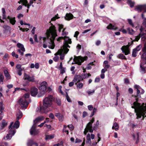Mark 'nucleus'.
Segmentation results:
<instances>
[{
	"instance_id": "nucleus-1",
	"label": "nucleus",
	"mask_w": 146,
	"mask_h": 146,
	"mask_svg": "<svg viewBox=\"0 0 146 146\" xmlns=\"http://www.w3.org/2000/svg\"><path fill=\"white\" fill-rule=\"evenodd\" d=\"M46 35L48 38V41L46 42V38L42 36H40L39 38L40 40L39 42L40 44L43 43V46L46 48L48 46L49 48L53 49L55 47L54 40L57 35L56 33V31L55 26L54 25H52L50 26L49 29L47 30L46 32ZM40 46L42 44H40Z\"/></svg>"
},
{
	"instance_id": "nucleus-2",
	"label": "nucleus",
	"mask_w": 146,
	"mask_h": 146,
	"mask_svg": "<svg viewBox=\"0 0 146 146\" xmlns=\"http://www.w3.org/2000/svg\"><path fill=\"white\" fill-rule=\"evenodd\" d=\"M135 101L134 102L131 108L135 109L134 111L136 113L137 119L140 118L141 116L143 117L146 113V103L145 104L143 103L141 105L137 102L138 98L135 99Z\"/></svg>"
},
{
	"instance_id": "nucleus-3",
	"label": "nucleus",
	"mask_w": 146,
	"mask_h": 146,
	"mask_svg": "<svg viewBox=\"0 0 146 146\" xmlns=\"http://www.w3.org/2000/svg\"><path fill=\"white\" fill-rule=\"evenodd\" d=\"M54 100L53 96L49 95L47 97H46L43 100V105L40 106L39 109L37 110V111H40L42 113H46L48 112L49 110L47 109L50 107L52 104V102Z\"/></svg>"
},
{
	"instance_id": "nucleus-4",
	"label": "nucleus",
	"mask_w": 146,
	"mask_h": 146,
	"mask_svg": "<svg viewBox=\"0 0 146 146\" xmlns=\"http://www.w3.org/2000/svg\"><path fill=\"white\" fill-rule=\"evenodd\" d=\"M143 51L144 53L142 54L141 58L142 59L145 60V63L141 62L140 65V71L142 74H144L145 72V68H146V42L144 45V46L143 49Z\"/></svg>"
},
{
	"instance_id": "nucleus-5",
	"label": "nucleus",
	"mask_w": 146,
	"mask_h": 146,
	"mask_svg": "<svg viewBox=\"0 0 146 146\" xmlns=\"http://www.w3.org/2000/svg\"><path fill=\"white\" fill-rule=\"evenodd\" d=\"M135 10L138 12H141L142 10H144V12L141 14L142 18L143 19V27H146V18L144 17V13L146 12V5H138L135 8Z\"/></svg>"
},
{
	"instance_id": "nucleus-6",
	"label": "nucleus",
	"mask_w": 146,
	"mask_h": 146,
	"mask_svg": "<svg viewBox=\"0 0 146 146\" xmlns=\"http://www.w3.org/2000/svg\"><path fill=\"white\" fill-rule=\"evenodd\" d=\"M87 56L83 57L81 56H75L73 59L74 61L72 62V64H76L79 65H81L82 63L85 60H87Z\"/></svg>"
},
{
	"instance_id": "nucleus-7",
	"label": "nucleus",
	"mask_w": 146,
	"mask_h": 146,
	"mask_svg": "<svg viewBox=\"0 0 146 146\" xmlns=\"http://www.w3.org/2000/svg\"><path fill=\"white\" fill-rule=\"evenodd\" d=\"M47 83L46 82H43L40 84V86L39 87L40 92L38 96L41 97L44 95L46 90Z\"/></svg>"
},
{
	"instance_id": "nucleus-8",
	"label": "nucleus",
	"mask_w": 146,
	"mask_h": 146,
	"mask_svg": "<svg viewBox=\"0 0 146 146\" xmlns=\"http://www.w3.org/2000/svg\"><path fill=\"white\" fill-rule=\"evenodd\" d=\"M94 121V119L93 118L90 122H89L87 125L84 132V133L85 135H86L89 131L90 133H92L93 132V129L92 128V124Z\"/></svg>"
},
{
	"instance_id": "nucleus-9",
	"label": "nucleus",
	"mask_w": 146,
	"mask_h": 146,
	"mask_svg": "<svg viewBox=\"0 0 146 146\" xmlns=\"http://www.w3.org/2000/svg\"><path fill=\"white\" fill-rule=\"evenodd\" d=\"M63 39L64 40L65 43H64L62 48H63L65 50H66V53L69 50V49L67 48L68 47L69 48H70V46L68 45V44H71L72 42L71 39L69 38V37L65 36L63 37Z\"/></svg>"
},
{
	"instance_id": "nucleus-10",
	"label": "nucleus",
	"mask_w": 146,
	"mask_h": 146,
	"mask_svg": "<svg viewBox=\"0 0 146 146\" xmlns=\"http://www.w3.org/2000/svg\"><path fill=\"white\" fill-rule=\"evenodd\" d=\"M29 102L27 101L26 100L22 98L18 101V104L22 108L26 109Z\"/></svg>"
},
{
	"instance_id": "nucleus-11",
	"label": "nucleus",
	"mask_w": 146,
	"mask_h": 146,
	"mask_svg": "<svg viewBox=\"0 0 146 146\" xmlns=\"http://www.w3.org/2000/svg\"><path fill=\"white\" fill-rule=\"evenodd\" d=\"M17 46L19 48L17 50L18 52L21 56H23L24 54V52L25 51V49L24 46L23 44L18 43L17 44Z\"/></svg>"
},
{
	"instance_id": "nucleus-12",
	"label": "nucleus",
	"mask_w": 146,
	"mask_h": 146,
	"mask_svg": "<svg viewBox=\"0 0 146 146\" xmlns=\"http://www.w3.org/2000/svg\"><path fill=\"white\" fill-rule=\"evenodd\" d=\"M66 50H65L63 48H61L58 50L57 52L54 55L56 54H59L60 55V58L61 60H63L64 59V54H63L62 53L64 52V54H66L67 52L66 53Z\"/></svg>"
},
{
	"instance_id": "nucleus-13",
	"label": "nucleus",
	"mask_w": 146,
	"mask_h": 146,
	"mask_svg": "<svg viewBox=\"0 0 146 146\" xmlns=\"http://www.w3.org/2000/svg\"><path fill=\"white\" fill-rule=\"evenodd\" d=\"M122 52L124 53L125 55H127L130 53L129 49V46L127 45L126 46L124 45L122 46L121 48Z\"/></svg>"
},
{
	"instance_id": "nucleus-14",
	"label": "nucleus",
	"mask_w": 146,
	"mask_h": 146,
	"mask_svg": "<svg viewBox=\"0 0 146 146\" xmlns=\"http://www.w3.org/2000/svg\"><path fill=\"white\" fill-rule=\"evenodd\" d=\"M36 125L33 124L30 130V133L31 135H36L39 133V130L36 129Z\"/></svg>"
},
{
	"instance_id": "nucleus-15",
	"label": "nucleus",
	"mask_w": 146,
	"mask_h": 146,
	"mask_svg": "<svg viewBox=\"0 0 146 146\" xmlns=\"http://www.w3.org/2000/svg\"><path fill=\"white\" fill-rule=\"evenodd\" d=\"M23 78L25 80H27L29 82H35V79L34 76H31L26 73H25Z\"/></svg>"
},
{
	"instance_id": "nucleus-16",
	"label": "nucleus",
	"mask_w": 146,
	"mask_h": 146,
	"mask_svg": "<svg viewBox=\"0 0 146 146\" xmlns=\"http://www.w3.org/2000/svg\"><path fill=\"white\" fill-rule=\"evenodd\" d=\"M17 120L14 123L13 125V123L12 122L11 123L10 125L9 126V129L11 128V129H14V128L17 129L18 128L20 125L19 122Z\"/></svg>"
},
{
	"instance_id": "nucleus-17",
	"label": "nucleus",
	"mask_w": 146,
	"mask_h": 146,
	"mask_svg": "<svg viewBox=\"0 0 146 146\" xmlns=\"http://www.w3.org/2000/svg\"><path fill=\"white\" fill-rule=\"evenodd\" d=\"M16 132L15 130V129H10L9 131V133L7 134L6 137V140H9L11 138L15 133Z\"/></svg>"
},
{
	"instance_id": "nucleus-18",
	"label": "nucleus",
	"mask_w": 146,
	"mask_h": 146,
	"mask_svg": "<svg viewBox=\"0 0 146 146\" xmlns=\"http://www.w3.org/2000/svg\"><path fill=\"white\" fill-rule=\"evenodd\" d=\"M94 135L92 134H91L90 135L89 133L86 136V143L91 144V139H94Z\"/></svg>"
},
{
	"instance_id": "nucleus-19",
	"label": "nucleus",
	"mask_w": 146,
	"mask_h": 146,
	"mask_svg": "<svg viewBox=\"0 0 146 146\" xmlns=\"http://www.w3.org/2000/svg\"><path fill=\"white\" fill-rule=\"evenodd\" d=\"M141 47V46L139 45L137 46L136 48L133 49L132 54V56L135 57L136 56L137 52L140 50Z\"/></svg>"
},
{
	"instance_id": "nucleus-20",
	"label": "nucleus",
	"mask_w": 146,
	"mask_h": 146,
	"mask_svg": "<svg viewBox=\"0 0 146 146\" xmlns=\"http://www.w3.org/2000/svg\"><path fill=\"white\" fill-rule=\"evenodd\" d=\"M18 3L19 4L22 3L23 5L27 7L28 9H29L30 8V7L31 6V5H30L28 3V2L27 0H20Z\"/></svg>"
},
{
	"instance_id": "nucleus-21",
	"label": "nucleus",
	"mask_w": 146,
	"mask_h": 146,
	"mask_svg": "<svg viewBox=\"0 0 146 146\" xmlns=\"http://www.w3.org/2000/svg\"><path fill=\"white\" fill-rule=\"evenodd\" d=\"M27 144L28 146H38L37 143L31 139L28 140Z\"/></svg>"
},
{
	"instance_id": "nucleus-22",
	"label": "nucleus",
	"mask_w": 146,
	"mask_h": 146,
	"mask_svg": "<svg viewBox=\"0 0 146 146\" xmlns=\"http://www.w3.org/2000/svg\"><path fill=\"white\" fill-rule=\"evenodd\" d=\"M38 90L35 87L32 88L31 90V96H36L38 93Z\"/></svg>"
},
{
	"instance_id": "nucleus-23",
	"label": "nucleus",
	"mask_w": 146,
	"mask_h": 146,
	"mask_svg": "<svg viewBox=\"0 0 146 146\" xmlns=\"http://www.w3.org/2000/svg\"><path fill=\"white\" fill-rule=\"evenodd\" d=\"M6 19L9 20L10 23L12 25H14L15 24L16 21L15 17H11L8 16L7 17Z\"/></svg>"
},
{
	"instance_id": "nucleus-24",
	"label": "nucleus",
	"mask_w": 146,
	"mask_h": 146,
	"mask_svg": "<svg viewBox=\"0 0 146 146\" xmlns=\"http://www.w3.org/2000/svg\"><path fill=\"white\" fill-rule=\"evenodd\" d=\"M21 65L20 64H17L16 68L17 69V73L20 76H21L22 74V72L23 71V69L21 68Z\"/></svg>"
},
{
	"instance_id": "nucleus-25",
	"label": "nucleus",
	"mask_w": 146,
	"mask_h": 146,
	"mask_svg": "<svg viewBox=\"0 0 146 146\" xmlns=\"http://www.w3.org/2000/svg\"><path fill=\"white\" fill-rule=\"evenodd\" d=\"M44 119V117L42 116L38 117L34 121V124L35 125L37 123L43 120Z\"/></svg>"
},
{
	"instance_id": "nucleus-26",
	"label": "nucleus",
	"mask_w": 146,
	"mask_h": 146,
	"mask_svg": "<svg viewBox=\"0 0 146 146\" xmlns=\"http://www.w3.org/2000/svg\"><path fill=\"white\" fill-rule=\"evenodd\" d=\"M73 15L70 13H67L65 17V19L66 20H70L73 19Z\"/></svg>"
},
{
	"instance_id": "nucleus-27",
	"label": "nucleus",
	"mask_w": 146,
	"mask_h": 146,
	"mask_svg": "<svg viewBox=\"0 0 146 146\" xmlns=\"http://www.w3.org/2000/svg\"><path fill=\"white\" fill-rule=\"evenodd\" d=\"M134 87L136 89L137 96H138L140 93L141 88L139 86L137 85H135Z\"/></svg>"
},
{
	"instance_id": "nucleus-28",
	"label": "nucleus",
	"mask_w": 146,
	"mask_h": 146,
	"mask_svg": "<svg viewBox=\"0 0 146 146\" xmlns=\"http://www.w3.org/2000/svg\"><path fill=\"white\" fill-rule=\"evenodd\" d=\"M41 1V0H30L29 1V3L30 5H31L33 7H34V5H33L32 4L34 2H36L37 4L40 3V2Z\"/></svg>"
},
{
	"instance_id": "nucleus-29",
	"label": "nucleus",
	"mask_w": 146,
	"mask_h": 146,
	"mask_svg": "<svg viewBox=\"0 0 146 146\" xmlns=\"http://www.w3.org/2000/svg\"><path fill=\"white\" fill-rule=\"evenodd\" d=\"M80 75H76L74 76V78L73 81L74 82L78 83L80 81Z\"/></svg>"
},
{
	"instance_id": "nucleus-30",
	"label": "nucleus",
	"mask_w": 146,
	"mask_h": 146,
	"mask_svg": "<svg viewBox=\"0 0 146 146\" xmlns=\"http://www.w3.org/2000/svg\"><path fill=\"white\" fill-rule=\"evenodd\" d=\"M4 73L7 80H9L11 79V76L9 74L7 70H4Z\"/></svg>"
},
{
	"instance_id": "nucleus-31",
	"label": "nucleus",
	"mask_w": 146,
	"mask_h": 146,
	"mask_svg": "<svg viewBox=\"0 0 146 146\" xmlns=\"http://www.w3.org/2000/svg\"><path fill=\"white\" fill-rule=\"evenodd\" d=\"M107 28L109 29L115 30L117 28L115 26L113 25L112 24H110L107 27Z\"/></svg>"
},
{
	"instance_id": "nucleus-32",
	"label": "nucleus",
	"mask_w": 146,
	"mask_h": 146,
	"mask_svg": "<svg viewBox=\"0 0 146 146\" xmlns=\"http://www.w3.org/2000/svg\"><path fill=\"white\" fill-rule=\"evenodd\" d=\"M54 134H50L49 135H46L45 139L46 140H50L54 138Z\"/></svg>"
},
{
	"instance_id": "nucleus-33",
	"label": "nucleus",
	"mask_w": 146,
	"mask_h": 146,
	"mask_svg": "<svg viewBox=\"0 0 146 146\" xmlns=\"http://www.w3.org/2000/svg\"><path fill=\"white\" fill-rule=\"evenodd\" d=\"M23 114L22 112L20 111H19L17 112V120H19L21 118Z\"/></svg>"
},
{
	"instance_id": "nucleus-34",
	"label": "nucleus",
	"mask_w": 146,
	"mask_h": 146,
	"mask_svg": "<svg viewBox=\"0 0 146 146\" xmlns=\"http://www.w3.org/2000/svg\"><path fill=\"white\" fill-rule=\"evenodd\" d=\"M7 122H6L5 121L3 120L2 121V123L1 124L0 127L1 129H3L5 126H6L7 125Z\"/></svg>"
},
{
	"instance_id": "nucleus-35",
	"label": "nucleus",
	"mask_w": 146,
	"mask_h": 146,
	"mask_svg": "<svg viewBox=\"0 0 146 146\" xmlns=\"http://www.w3.org/2000/svg\"><path fill=\"white\" fill-rule=\"evenodd\" d=\"M30 96V94L29 93H26L22 97V98L26 100L27 101L28 98Z\"/></svg>"
},
{
	"instance_id": "nucleus-36",
	"label": "nucleus",
	"mask_w": 146,
	"mask_h": 146,
	"mask_svg": "<svg viewBox=\"0 0 146 146\" xmlns=\"http://www.w3.org/2000/svg\"><path fill=\"white\" fill-rule=\"evenodd\" d=\"M118 125L116 123H113L112 127V129H114L115 130L117 131L118 130Z\"/></svg>"
},
{
	"instance_id": "nucleus-37",
	"label": "nucleus",
	"mask_w": 146,
	"mask_h": 146,
	"mask_svg": "<svg viewBox=\"0 0 146 146\" xmlns=\"http://www.w3.org/2000/svg\"><path fill=\"white\" fill-rule=\"evenodd\" d=\"M127 31L128 33L130 35H133L135 33V31L132 29L128 28L127 29Z\"/></svg>"
},
{
	"instance_id": "nucleus-38",
	"label": "nucleus",
	"mask_w": 146,
	"mask_h": 146,
	"mask_svg": "<svg viewBox=\"0 0 146 146\" xmlns=\"http://www.w3.org/2000/svg\"><path fill=\"white\" fill-rule=\"evenodd\" d=\"M127 3L130 5V7H133L135 3L134 2L132 1L131 0H127Z\"/></svg>"
},
{
	"instance_id": "nucleus-39",
	"label": "nucleus",
	"mask_w": 146,
	"mask_h": 146,
	"mask_svg": "<svg viewBox=\"0 0 146 146\" xmlns=\"http://www.w3.org/2000/svg\"><path fill=\"white\" fill-rule=\"evenodd\" d=\"M127 3L130 5V7H133L135 3L134 2L132 1L131 0H127Z\"/></svg>"
},
{
	"instance_id": "nucleus-40",
	"label": "nucleus",
	"mask_w": 146,
	"mask_h": 146,
	"mask_svg": "<svg viewBox=\"0 0 146 146\" xmlns=\"http://www.w3.org/2000/svg\"><path fill=\"white\" fill-rule=\"evenodd\" d=\"M91 75L89 74H84L82 75V77L83 78L85 79L88 78Z\"/></svg>"
},
{
	"instance_id": "nucleus-41",
	"label": "nucleus",
	"mask_w": 146,
	"mask_h": 146,
	"mask_svg": "<svg viewBox=\"0 0 146 146\" xmlns=\"http://www.w3.org/2000/svg\"><path fill=\"white\" fill-rule=\"evenodd\" d=\"M4 79L3 76L2 74L0 72V83L3 84V81Z\"/></svg>"
},
{
	"instance_id": "nucleus-42",
	"label": "nucleus",
	"mask_w": 146,
	"mask_h": 146,
	"mask_svg": "<svg viewBox=\"0 0 146 146\" xmlns=\"http://www.w3.org/2000/svg\"><path fill=\"white\" fill-rule=\"evenodd\" d=\"M77 83H76L75 84L77 85V87L78 88L81 89L83 86V84L82 83H79L78 84H77Z\"/></svg>"
},
{
	"instance_id": "nucleus-43",
	"label": "nucleus",
	"mask_w": 146,
	"mask_h": 146,
	"mask_svg": "<svg viewBox=\"0 0 146 146\" xmlns=\"http://www.w3.org/2000/svg\"><path fill=\"white\" fill-rule=\"evenodd\" d=\"M118 57L122 59H126L125 56L122 54H119L118 56Z\"/></svg>"
},
{
	"instance_id": "nucleus-44",
	"label": "nucleus",
	"mask_w": 146,
	"mask_h": 146,
	"mask_svg": "<svg viewBox=\"0 0 146 146\" xmlns=\"http://www.w3.org/2000/svg\"><path fill=\"white\" fill-rule=\"evenodd\" d=\"M55 102L58 106H60L61 105V102L60 99L59 98H56L55 100Z\"/></svg>"
},
{
	"instance_id": "nucleus-45",
	"label": "nucleus",
	"mask_w": 146,
	"mask_h": 146,
	"mask_svg": "<svg viewBox=\"0 0 146 146\" xmlns=\"http://www.w3.org/2000/svg\"><path fill=\"white\" fill-rule=\"evenodd\" d=\"M67 128V126L65 125L64 126V127L62 130V131L63 133L65 132L67 133V134H68V130H67L66 128Z\"/></svg>"
},
{
	"instance_id": "nucleus-46",
	"label": "nucleus",
	"mask_w": 146,
	"mask_h": 146,
	"mask_svg": "<svg viewBox=\"0 0 146 146\" xmlns=\"http://www.w3.org/2000/svg\"><path fill=\"white\" fill-rule=\"evenodd\" d=\"M127 21L129 23L131 26L133 27H134V25L132 22V20L131 19H127Z\"/></svg>"
},
{
	"instance_id": "nucleus-47",
	"label": "nucleus",
	"mask_w": 146,
	"mask_h": 146,
	"mask_svg": "<svg viewBox=\"0 0 146 146\" xmlns=\"http://www.w3.org/2000/svg\"><path fill=\"white\" fill-rule=\"evenodd\" d=\"M140 36H141V33L139 34V35L137 36H136L135 38V39L134 40H133V41H138V40L140 38Z\"/></svg>"
},
{
	"instance_id": "nucleus-48",
	"label": "nucleus",
	"mask_w": 146,
	"mask_h": 146,
	"mask_svg": "<svg viewBox=\"0 0 146 146\" xmlns=\"http://www.w3.org/2000/svg\"><path fill=\"white\" fill-rule=\"evenodd\" d=\"M58 16V14H57L56 15H55V16L54 17H53L51 19V21H54L56 19H59V17Z\"/></svg>"
},
{
	"instance_id": "nucleus-49",
	"label": "nucleus",
	"mask_w": 146,
	"mask_h": 146,
	"mask_svg": "<svg viewBox=\"0 0 146 146\" xmlns=\"http://www.w3.org/2000/svg\"><path fill=\"white\" fill-rule=\"evenodd\" d=\"M58 31L59 32L61 31V29H62L63 28V25L62 24H58Z\"/></svg>"
},
{
	"instance_id": "nucleus-50",
	"label": "nucleus",
	"mask_w": 146,
	"mask_h": 146,
	"mask_svg": "<svg viewBox=\"0 0 146 146\" xmlns=\"http://www.w3.org/2000/svg\"><path fill=\"white\" fill-rule=\"evenodd\" d=\"M19 90H25L26 91H29V89H25L24 88H15V91Z\"/></svg>"
},
{
	"instance_id": "nucleus-51",
	"label": "nucleus",
	"mask_w": 146,
	"mask_h": 146,
	"mask_svg": "<svg viewBox=\"0 0 146 146\" xmlns=\"http://www.w3.org/2000/svg\"><path fill=\"white\" fill-rule=\"evenodd\" d=\"M66 98L68 102H71V100L67 92H66Z\"/></svg>"
},
{
	"instance_id": "nucleus-52",
	"label": "nucleus",
	"mask_w": 146,
	"mask_h": 146,
	"mask_svg": "<svg viewBox=\"0 0 146 146\" xmlns=\"http://www.w3.org/2000/svg\"><path fill=\"white\" fill-rule=\"evenodd\" d=\"M57 55H58V54L55 55V56L53 58V60L55 62H57L59 58V56H57Z\"/></svg>"
},
{
	"instance_id": "nucleus-53",
	"label": "nucleus",
	"mask_w": 146,
	"mask_h": 146,
	"mask_svg": "<svg viewBox=\"0 0 146 146\" xmlns=\"http://www.w3.org/2000/svg\"><path fill=\"white\" fill-rule=\"evenodd\" d=\"M136 135L137 136V140H139V133H137L136 135L135 134H133V137L134 139H135L136 138Z\"/></svg>"
},
{
	"instance_id": "nucleus-54",
	"label": "nucleus",
	"mask_w": 146,
	"mask_h": 146,
	"mask_svg": "<svg viewBox=\"0 0 146 146\" xmlns=\"http://www.w3.org/2000/svg\"><path fill=\"white\" fill-rule=\"evenodd\" d=\"M94 92L95 90H88L87 91V93L89 95H90L94 93Z\"/></svg>"
},
{
	"instance_id": "nucleus-55",
	"label": "nucleus",
	"mask_w": 146,
	"mask_h": 146,
	"mask_svg": "<svg viewBox=\"0 0 146 146\" xmlns=\"http://www.w3.org/2000/svg\"><path fill=\"white\" fill-rule=\"evenodd\" d=\"M65 28L62 31V35L63 36H66L68 34V33L65 31Z\"/></svg>"
},
{
	"instance_id": "nucleus-56",
	"label": "nucleus",
	"mask_w": 146,
	"mask_h": 146,
	"mask_svg": "<svg viewBox=\"0 0 146 146\" xmlns=\"http://www.w3.org/2000/svg\"><path fill=\"white\" fill-rule=\"evenodd\" d=\"M62 88V87L61 86H60L59 87V88H58V90L63 95V92L62 91L61 89Z\"/></svg>"
},
{
	"instance_id": "nucleus-57",
	"label": "nucleus",
	"mask_w": 146,
	"mask_h": 146,
	"mask_svg": "<svg viewBox=\"0 0 146 146\" xmlns=\"http://www.w3.org/2000/svg\"><path fill=\"white\" fill-rule=\"evenodd\" d=\"M12 55L13 57H15L16 58H18V55L16 54L14 52H13L12 53Z\"/></svg>"
},
{
	"instance_id": "nucleus-58",
	"label": "nucleus",
	"mask_w": 146,
	"mask_h": 146,
	"mask_svg": "<svg viewBox=\"0 0 146 146\" xmlns=\"http://www.w3.org/2000/svg\"><path fill=\"white\" fill-rule=\"evenodd\" d=\"M68 127L71 131H72L74 129V127L72 125H68Z\"/></svg>"
},
{
	"instance_id": "nucleus-59",
	"label": "nucleus",
	"mask_w": 146,
	"mask_h": 146,
	"mask_svg": "<svg viewBox=\"0 0 146 146\" xmlns=\"http://www.w3.org/2000/svg\"><path fill=\"white\" fill-rule=\"evenodd\" d=\"M58 119L60 121H62L63 119V116L62 115H61L60 117H58Z\"/></svg>"
},
{
	"instance_id": "nucleus-60",
	"label": "nucleus",
	"mask_w": 146,
	"mask_h": 146,
	"mask_svg": "<svg viewBox=\"0 0 146 146\" xmlns=\"http://www.w3.org/2000/svg\"><path fill=\"white\" fill-rule=\"evenodd\" d=\"M88 109L90 110H92L93 109V106L92 105H89L88 106Z\"/></svg>"
},
{
	"instance_id": "nucleus-61",
	"label": "nucleus",
	"mask_w": 146,
	"mask_h": 146,
	"mask_svg": "<svg viewBox=\"0 0 146 146\" xmlns=\"http://www.w3.org/2000/svg\"><path fill=\"white\" fill-rule=\"evenodd\" d=\"M52 90V89L50 87H48L47 88H46V92H49Z\"/></svg>"
},
{
	"instance_id": "nucleus-62",
	"label": "nucleus",
	"mask_w": 146,
	"mask_h": 146,
	"mask_svg": "<svg viewBox=\"0 0 146 146\" xmlns=\"http://www.w3.org/2000/svg\"><path fill=\"white\" fill-rule=\"evenodd\" d=\"M34 39L35 41L37 42H38V40L37 38V36L36 35H35L34 36Z\"/></svg>"
},
{
	"instance_id": "nucleus-63",
	"label": "nucleus",
	"mask_w": 146,
	"mask_h": 146,
	"mask_svg": "<svg viewBox=\"0 0 146 146\" xmlns=\"http://www.w3.org/2000/svg\"><path fill=\"white\" fill-rule=\"evenodd\" d=\"M101 43V42L100 40H97L96 42V44L97 46H98Z\"/></svg>"
},
{
	"instance_id": "nucleus-64",
	"label": "nucleus",
	"mask_w": 146,
	"mask_h": 146,
	"mask_svg": "<svg viewBox=\"0 0 146 146\" xmlns=\"http://www.w3.org/2000/svg\"><path fill=\"white\" fill-rule=\"evenodd\" d=\"M140 30L141 32L142 31H145L146 30V29L143 27V26H141V28L140 29Z\"/></svg>"
}]
</instances>
